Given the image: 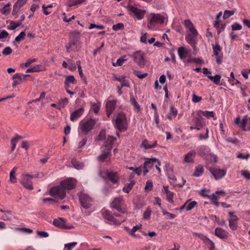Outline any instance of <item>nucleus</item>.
Listing matches in <instances>:
<instances>
[{"instance_id":"obj_1","label":"nucleus","mask_w":250,"mask_h":250,"mask_svg":"<svg viewBox=\"0 0 250 250\" xmlns=\"http://www.w3.org/2000/svg\"><path fill=\"white\" fill-rule=\"evenodd\" d=\"M97 122L96 119L92 118L82 120L79 123V129L84 135H87L94 128Z\"/></svg>"},{"instance_id":"obj_2","label":"nucleus","mask_w":250,"mask_h":250,"mask_svg":"<svg viewBox=\"0 0 250 250\" xmlns=\"http://www.w3.org/2000/svg\"><path fill=\"white\" fill-rule=\"evenodd\" d=\"M113 124L114 127L119 131H125L127 126L125 115L122 112L118 113L115 119L113 121Z\"/></svg>"},{"instance_id":"obj_3","label":"nucleus","mask_w":250,"mask_h":250,"mask_svg":"<svg viewBox=\"0 0 250 250\" xmlns=\"http://www.w3.org/2000/svg\"><path fill=\"white\" fill-rule=\"evenodd\" d=\"M151 18L147 24L148 28L150 30H155L157 28V25L162 24L164 22L165 17L160 14H151Z\"/></svg>"},{"instance_id":"obj_4","label":"nucleus","mask_w":250,"mask_h":250,"mask_svg":"<svg viewBox=\"0 0 250 250\" xmlns=\"http://www.w3.org/2000/svg\"><path fill=\"white\" fill-rule=\"evenodd\" d=\"M103 217L106 220V222L111 225H120L125 221V219H116L111 212L104 208L101 211Z\"/></svg>"},{"instance_id":"obj_5","label":"nucleus","mask_w":250,"mask_h":250,"mask_svg":"<svg viewBox=\"0 0 250 250\" xmlns=\"http://www.w3.org/2000/svg\"><path fill=\"white\" fill-rule=\"evenodd\" d=\"M128 14L133 18L138 20H142L146 13V11L144 9H139L133 5H129L127 7Z\"/></svg>"},{"instance_id":"obj_6","label":"nucleus","mask_w":250,"mask_h":250,"mask_svg":"<svg viewBox=\"0 0 250 250\" xmlns=\"http://www.w3.org/2000/svg\"><path fill=\"white\" fill-rule=\"evenodd\" d=\"M49 194L53 197L62 200L65 197L66 192L60 184V186L51 188L49 190Z\"/></svg>"},{"instance_id":"obj_7","label":"nucleus","mask_w":250,"mask_h":250,"mask_svg":"<svg viewBox=\"0 0 250 250\" xmlns=\"http://www.w3.org/2000/svg\"><path fill=\"white\" fill-rule=\"evenodd\" d=\"M197 152L200 156L203 157L205 159L208 160V158H210V161H214L216 162V155L210 152V149L208 146H200L198 148Z\"/></svg>"},{"instance_id":"obj_8","label":"nucleus","mask_w":250,"mask_h":250,"mask_svg":"<svg viewBox=\"0 0 250 250\" xmlns=\"http://www.w3.org/2000/svg\"><path fill=\"white\" fill-rule=\"evenodd\" d=\"M144 51L138 50L131 55L134 62L140 67L144 66L146 64L145 55Z\"/></svg>"},{"instance_id":"obj_9","label":"nucleus","mask_w":250,"mask_h":250,"mask_svg":"<svg viewBox=\"0 0 250 250\" xmlns=\"http://www.w3.org/2000/svg\"><path fill=\"white\" fill-rule=\"evenodd\" d=\"M79 200L81 206L84 208H89L93 204L92 198L83 192H81L79 194Z\"/></svg>"},{"instance_id":"obj_10","label":"nucleus","mask_w":250,"mask_h":250,"mask_svg":"<svg viewBox=\"0 0 250 250\" xmlns=\"http://www.w3.org/2000/svg\"><path fill=\"white\" fill-rule=\"evenodd\" d=\"M33 177L32 175L23 173L21 175V183L25 188L28 190H32L33 186L31 180Z\"/></svg>"},{"instance_id":"obj_11","label":"nucleus","mask_w":250,"mask_h":250,"mask_svg":"<svg viewBox=\"0 0 250 250\" xmlns=\"http://www.w3.org/2000/svg\"><path fill=\"white\" fill-rule=\"evenodd\" d=\"M53 224L55 227L60 229H70L74 228L73 225L70 224H67L65 219L61 217L54 219Z\"/></svg>"},{"instance_id":"obj_12","label":"nucleus","mask_w":250,"mask_h":250,"mask_svg":"<svg viewBox=\"0 0 250 250\" xmlns=\"http://www.w3.org/2000/svg\"><path fill=\"white\" fill-rule=\"evenodd\" d=\"M124 205V200L122 197H118L115 198L110 205V207L112 208L116 209L119 212L124 213L125 212V209L122 208V206Z\"/></svg>"},{"instance_id":"obj_13","label":"nucleus","mask_w":250,"mask_h":250,"mask_svg":"<svg viewBox=\"0 0 250 250\" xmlns=\"http://www.w3.org/2000/svg\"><path fill=\"white\" fill-rule=\"evenodd\" d=\"M212 49L213 54L215 56L216 61L218 64H220L222 62L223 55L222 54H219L222 50L220 45L216 43L215 44H212Z\"/></svg>"},{"instance_id":"obj_14","label":"nucleus","mask_w":250,"mask_h":250,"mask_svg":"<svg viewBox=\"0 0 250 250\" xmlns=\"http://www.w3.org/2000/svg\"><path fill=\"white\" fill-rule=\"evenodd\" d=\"M61 186L64 189L71 190L74 189L76 185V181L75 179L69 178L67 179L62 181L60 183Z\"/></svg>"},{"instance_id":"obj_15","label":"nucleus","mask_w":250,"mask_h":250,"mask_svg":"<svg viewBox=\"0 0 250 250\" xmlns=\"http://www.w3.org/2000/svg\"><path fill=\"white\" fill-rule=\"evenodd\" d=\"M208 169L215 180L223 178L227 173L226 169H221L215 167H210Z\"/></svg>"},{"instance_id":"obj_16","label":"nucleus","mask_w":250,"mask_h":250,"mask_svg":"<svg viewBox=\"0 0 250 250\" xmlns=\"http://www.w3.org/2000/svg\"><path fill=\"white\" fill-rule=\"evenodd\" d=\"M157 159L156 158H146L144 164V174L146 175L148 172V169L151 168L155 163H156Z\"/></svg>"},{"instance_id":"obj_17","label":"nucleus","mask_w":250,"mask_h":250,"mask_svg":"<svg viewBox=\"0 0 250 250\" xmlns=\"http://www.w3.org/2000/svg\"><path fill=\"white\" fill-rule=\"evenodd\" d=\"M29 76L28 74H23L21 73H16L12 77L13 83V87H16L25 80L26 77Z\"/></svg>"},{"instance_id":"obj_18","label":"nucleus","mask_w":250,"mask_h":250,"mask_svg":"<svg viewBox=\"0 0 250 250\" xmlns=\"http://www.w3.org/2000/svg\"><path fill=\"white\" fill-rule=\"evenodd\" d=\"M111 150L109 148H105L102 150V154L98 157L101 162H110L111 159Z\"/></svg>"},{"instance_id":"obj_19","label":"nucleus","mask_w":250,"mask_h":250,"mask_svg":"<svg viewBox=\"0 0 250 250\" xmlns=\"http://www.w3.org/2000/svg\"><path fill=\"white\" fill-rule=\"evenodd\" d=\"M197 202L195 201H192L191 199H188L185 202L184 204L179 208V210L182 211V210L186 209L187 211H189L192 210L197 206Z\"/></svg>"},{"instance_id":"obj_20","label":"nucleus","mask_w":250,"mask_h":250,"mask_svg":"<svg viewBox=\"0 0 250 250\" xmlns=\"http://www.w3.org/2000/svg\"><path fill=\"white\" fill-rule=\"evenodd\" d=\"M196 33L193 31L190 32V33L186 36V40L187 42L192 45L195 46L197 43V37L198 35L197 30L195 31Z\"/></svg>"},{"instance_id":"obj_21","label":"nucleus","mask_w":250,"mask_h":250,"mask_svg":"<svg viewBox=\"0 0 250 250\" xmlns=\"http://www.w3.org/2000/svg\"><path fill=\"white\" fill-rule=\"evenodd\" d=\"M107 178L113 184H116L118 182L119 177L117 172L107 170L105 172Z\"/></svg>"},{"instance_id":"obj_22","label":"nucleus","mask_w":250,"mask_h":250,"mask_svg":"<svg viewBox=\"0 0 250 250\" xmlns=\"http://www.w3.org/2000/svg\"><path fill=\"white\" fill-rule=\"evenodd\" d=\"M84 109L83 107H80L77 110H76L71 113L70 120L74 122L77 120L78 118L83 114Z\"/></svg>"},{"instance_id":"obj_23","label":"nucleus","mask_w":250,"mask_h":250,"mask_svg":"<svg viewBox=\"0 0 250 250\" xmlns=\"http://www.w3.org/2000/svg\"><path fill=\"white\" fill-rule=\"evenodd\" d=\"M240 126L243 130L250 131V117L245 116L242 119Z\"/></svg>"},{"instance_id":"obj_24","label":"nucleus","mask_w":250,"mask_h":250,"mask_svg":"<svg viewBox=\"0 0 250 250\" xmlns=\"http://www.w3.org/2000/svg\"><path fill=\"white\" fill-rule=\"evenodd\" d=\"M178 54L181 60L184 62H186L185 59L188 54V50L184 47H180L178 49Z\"/></svg>"},{"instance_id":"obj_25","label":"nucleus","mask_w":250,"mask_h":250,"mask_svg":"<svg viewBox=\"0 0 250 250\" xmlns=\"http://www.w3.org/2000/svg\"><path fill=\"white\" fill-rule=\"evenodd\" d=\"M215 234L221 239H226L228 237V232L220 228H216L215 229Z\"/></svg>"},{"instance_id":"obj_26","label":"nucleus","mask_w":250,"mask_h":250,"mask_svg":"<svg viewBox=\"0 0 250 250\" xmlns=\"http://www.w3.org/2000/svg\"><path fill=\"white\" fill-rule=\"evenodd\" d=\"M27 0H18L14 4L12 14L16 15L20 9L27 2Z\"/></svg>"},{"instance_id":"obj_27","label":"nucleus","mask_w":250,"mask_h":250,"mask_svg":"<svg viewBox=\"0 0 250 250\" xmlns=\"http://www.w3.org/2000/svg\"><path fill=\"white\" fill-rule=\"evenodd\" d=\"M126 77L125 76H114V79L116 81L121 82L122 87H127L130 86L129 83L128 81L125 79Z\"/></svg>"},{"instance_id":"obj_28","label":"nucleus","mask_w":250,"mask_h":250,"mask_svg":"<svg viewBox=\"0 0 250 250\" xmlns=\"http://www.w3.org/2000/svg\"><path fill=\"white\" fill-rule=\"evenodd\" d=\"M196 155V152L194 150H191L188 152L185 156L184 161L186 163H193L194 159Z\"/></svg>"},{"instance_id":"obj_29","label":"nucleus","mask_w":250,"mask_h":250,"mask_svg":"<svg viewBox=\"0 0 250 250\" xmlns=\"http://www.w3.org/2000/svg\"><path fill=\"white\" fill-rule=\"evenodd\" d=\"M178 114V111L174 106L171 105L170 106L169 111L167 115V117L169 120H172L175 118Z\"/></svg>"},{"instance_id":"obj_30","label":"nucleus","mask_w":250,"mask_h":250,"mask_svg":"<svg viewBox=\"0 0 250 250\" xmlns=\"http://www.w3.org/2000/svg\"><path fill=\"white\" fill-rule=\"evenodd\" d=\"M198 116L194 117L193 119V123L196 126H200L203 127L205 125V123L203 121V118L202 117L201 114L197 115Z\"/></svg>"},{"instance_id":"obj_31","label":"nucleus","mask_w":250,"mask_h":250,"mask_svg":"<svg viewBox=\"0 0 250 250\" xmlns=\"http://www.w3.org/2000/svg\"><path fill=\"white\" fill-rule=\"evenodd\" d=\"M238 220V218L237 216H234V219H229V227L231 230H235L237 229Z\"/></svg>"},{"instance_id":"obj_32","label":"nucleus","mask_w":250,"mask_h":250,"mask_svg":"<svg viewBox=\"0 0 250 250\" xmlns=\"http://www.w3.org/2000/svg\"><path fill=\"white\" fill-rule=\"evenodd\" d=\"M116 139L112 136H108L104 142V146L106 148H109L111 150L112 146Z\"/></svg>"},{"instance_id":"obj_33","label":"nucleus","mask_w":250,"mask_h":250,"mask_svg":"<svg viewBox=\"0 0 250 250\" xmlns=\"http://www.w3.org/2000/svg\"><path fill=\"white\" fill-rule=\"evenodd\" d=\"M204 167L201 165H198L195 167V171L193 174V176L198 177L201 176L204 173Z\"/></svg>"},{"instance_id":"obj_34","label":"nucleus","mask_w":250,"mask_h":250,"mask_svg":"<svg viewBox=\"0 0 250 250\" xmlns=\"http://www.w3.org/2000/svg\"><path fill=\"white\" fill-rule=\"evenodd\" d=\"M80 37V33L79 32L75 31L71 32L70 40L75 42L76 44L79 41Z\"/></svg>"},{"instance_id":"obj_35","label":"nucleus","mask_w":250,"mask_h":250,"mask_svg":"<svg viewBox=\"0 0 250 250\" xmlns=\"http://www.w3.org/2000/svg\"><path fill=\"white\" fill-rule=\"evenodd\" d=\"M130 102L131 104L133 106L134 110L138 112L140 110V106L138 104L137 101L134 98L132 95H130Z\"/></svg>"},{"instance_id":"obj_36","label":"nucleus","mask_w":250,"mask_h":250,"mask_svg":"<svg viewBox=\"0 0 250 250\" xmlns=\"http://www.w3.org/2000/svg\"><path fill=\"white\" fill-rule=\"evenodd\" d=\"M208 78L210 81H212L215 84L217 85H221V76L220 75H215L214 76H208Z\"/></svg>"},{"instance_id":"obj_37","label":"nucleus","mask_w":250,"mask_h":250,"mask_svg":"<svg viewBox=\"0 0 250 250\" xmlns=\"http://www.w3.org/2000/svg\"><path fill=\"white\" fill-rule=\"evenodd\" d=\"M184 24L187 28H188L190 32L193 31L196 33L197 30L195 28L193 24L189 20H186L184 21Z\"/></svg>"},{"instance_id":"obj_38","label":"nucleus","mask_w":250,"mask_h":250,"mask_svg":"<svg viewBox=\"0 0 250 250\" xmlns=\"http://www.w3.org/2000/svg\"><path fill=\"white\" fill-rule=\"evenodd\" d=\"M197 115H199V114H201V115H203L207 118H210L214 117V113L213 111H202V110H199L197 111Z\"/></svg>"},{"instance_id":"obj_39","label":"nucleus","mask_w":250,"mask_h":250,"mask_svg":"<svg viewBox=\"0 0 250 250\" xmlns=\"http://www.w3.org/2000/svg\"><path fill=\"white\" fill-rule=\"evenodd\" d=\"M23 137L21 136L17 135L15 137L13 138L11 141V148L10 153L12 152L15 149L16 145L20 139H21Z\"/></svg>"},{"instance_id":"obj_40","label":"nucleus","mask_w":250,"mask_h":250,"mask_svg":"<svg viewBox=\"0 0 250 250\" xmlns=\"http://www.w3.org/2000/svg\"><path fill=\"white\" fill-rule=\"evenodd\" d=\"M116 104V101L115 100H111V101H108L106 103V109L110 110V111H114L115 109V105Z\"/></svg>"},{"instance_id":"obj_41","label":"nucleus","mask_w":250,"mask_h":250,"mask_svg":"<svg viewBox=\"0 0 250 250\" xmlns=\"http://www.w3.org/2000/svg\"><path fill=\"white\" fill-rule=\"evenodd\" d=\"M17 167H14L10 172V181L12 183H15L17 182V179L16 177L15 173L17 170Z\"/></svg>"},{"instance_id":"obj_42","label":"nucleus","mask_w":250,"mask_h":250,"mask_svg":"<svg viewBox=\"0 0 250 250\" xmlns=\"http://www.w3.org/2000/svg\"><path fill=\"white\" fill-rule=\"evenodd\" d=\"M12 214L9 211H4L1 209V218L4 220H8L11 219Z\"/></svg>"},{"instance_id":"obj_43","label":"nucleus","mask_w":250,"mask_h":250,"mask_svg":"<svg viewBox=\"0 0 250 250\" xmlns=\"http://www.w3.org/2000/svg\"><path fill=\"white\" fill-rule=\"evenodd\" d=\"M135 182L133 180H130L129 183L126 184L125 185L123 188V191L125 193H129L130 190L132 188Z\"/></svg>"},{"instance_id":"obj_44","label":"nucleus","mask_w":250,"mask_h":250,"mask_svg":"<svg viewBox=\"0 0 250 250\" xmlns=\"http://www.w3.org/2000/svg\"><path fill=\"white\" fill-rule=\"evenodd\" d=\"M71 83L73 84H75L76 83V81L73 75H69L66 77L65 81L64 82V84L66 86H68L69 83Z\"/></svg>"},{"instance_id":"obj_45","label":"nucleus","mask_w":250,"mask_h":250,"mask_svg":"<svg viewBox=\"0 0 250 250\" xmlns=\"http://www.w3.org/2000/svg\"><path fill=\"white\" fill-rule=\"evenodd\" d=\"M156 141H155L153 144H150L147 141L145 140L143 142L141 146L144 147L145 149H149L155 147L156 146Z\"/></svg>"},{"instance_id":"obj_46","label":"nucleus","mask_w":250,"mask_h":250,"mask_svg":"<svg viewBox=\"0 0 250 250\" xmlns=\"http://www.w3.org/2000/svg\"><path fill=\"white\" fill-rule=\"evenodd\" d=\"M219 193H224L225 191L224 190L216 191L215 193H213L211 195H209V196H208V198L211 200V203L214 201H216V200H218L219 197L218 196H217L216 195V194H217Z\"/></svg>"},{"instance_id":"obj_47","label":"nucleus","mask_w":250,"mask_h":250,"mask_svg":"<svg viewBox=\"0 0 250 250\" xmlns=\"http://www.w3.org/2000/svg\"><path fill=\"white\" fill-rule=\"evenodd\" d=\"M68 103V100L67 98L61 99L57 105V109H61L66 106Z\"/></svg>"},{"instance_id":"obj_48","label":"nucleus","mask_w":250,"mask_h":250,"mask_svg":"<svg viewBox=\"0 0 250 250\" xmlns=\"http://www.w3.org/2000/svg\"><path fill=\"white\" fill-rule=\"evenodd\" d=\"M85 0H68V6L72 7L76 5L81 4L83 3Z\"/></svg>"},{"instance_id":"obj_49","label":"nucleus","mask_w":250,"mask_h":250,"mask_svg":"<svg viewBox=\"0 0 250 250\" xmlns=\"http://www.w3.org/2000/svg\"><path fill=\"white\" fill-rule=\"evenodd\" d=\"M72 164L74 167L77 169H83L84 166V165L83 163L79 162L75 160L72 161Z\"/></svg>"},{"instance_id":"obj_50","label":"nucleus","mask_w":250,"mask_h":250,"mask_svg":"<svg viewBox=\"0 0 250 250\" xmlns=\"http://www.w3.org/2000/svg\"><path fill=\"white\" fill-rule=\"evenodd\" d=\"M10 3L4 5L2 9H1V13L4 15H7L10 12Z\"/></svg>"},{"instance_id":"obj_51","label":"nucleus","mask_w":250,"mask_h":250,"mask_svg":"<svg viewBox=\"0 0 250 250\" xmlns=\"http://www.w3.org/2000/svg\"><path fill=\"white\" fill-rule=\"evenodd\" d=\"M151 212V209L148 207L143 214V219L145 220L149 219Z\"/></svg>"},{"instance_id":"obj_52","label":"nucleus","mask_w":250,"mask_h":250,"mask_svg":"<svg viewBox=\"0 0 250 250\" xmlns=\"http://www.w3.org/2000/svg\"><path fill=\"white\" fill-rule=\"evenodd\" d=\"M92 109L94 112L95 114H97L100 110V104L99 103H92L91 104Z\"/></svg>"},{"instance_id":"obj_53","label":"nucleus","mask_w":250,"mask_h":250,"mask_svg":"<svg viewBox=\"0 0 250 250\" xmlns=\"http://www.w3.org/2000/svg\"><path fill=\"white\" fill-rule=\"evenodd\" d=\"M77 245V242L69 243L64 245V250H71Z\"/></svg>"},{"instance_id":"obj_54","label":"nucleus","mask_w":250,"mask_h":250,"mask_svg":"<svg viewBox=\"0 0 250 250\" xmlns=\"http://www.w3.org/2000/svg\"><path fill=\"white\" fill-rule=\"evenodd\" d=\"M234 12L231 10H225L224 12L223 19H227L231 16L233 15Z\"/></svg>"},{"instance_id":"obj_55","label":"nucleus","mask_w":250,"mask_h":250,"mask_svg":"<svg viewBox=\"0 0 250 250\" xmlns=\"http://www.w3.org/2000/svg\"><path fill=\"white\" fill-rule=\"evenodd\" d=\"M133 72L135 74V75L138 78L141 79H143L146 78L148 75V74L147 73H145L141 74L140 71H138V70H134L133 71Z\"/></svg>"},{"instance_id":"obj_56","label":"nucleus","mask_w":250,"mask_h":250,"mask_svg":"<svg viewBox=\"0 0 250 250\" xmlns=\"http://www.w3.org/2000/svg\"><path fill=\"white\" fill-rule=\"evenodd\" d=\"M124 28V24L122 23H118L116 24H114L112 26V29L114 31H118L120 30L123 29Z\"/></svg>"},{"instance_id":"obj_57","label":"nucleus","mask_w":250,"mask_h":250,"mask_svg":"<svg viewBox=\"0 0 250 250\" xmlns=\"http://www.w3.org/2000/svg\"><path fill=\"white\" fill-rule=\"evenodd\" d=\"M36 233L40 238H47L49 236L48 233L45 231H37Z\"/></svg>"},{"instance_id":"obj_58","label":"nucleus","mask_w":250,"mask_h":250,"mask_svg":"<svg viewBox=\"0 0 250 250\" xmlns=\"http://www.w3.org/2000/svg\"><path fill=\"white\" fill-rule=\"evenodd\" d=\"M76 44L74 42L71 41L69 39V42L65 45V47H66L67 52L68 53H69L71 51V48H72V47Z\"/></svg>"},{"instance_id":"obj_59","label":"nucleus","mask_w":250,"mask_h":250,"mask_svg":"<svg viewBox=\"0 0 250 250\" xmlns=\"http://www.w3.org/2000/svg\"><path fill=\"white\" fill-rule=\"evenodd\" d=\"M141 227H142V225L141 224L134 226L132 228V229L130 230L129 234L131 235H132V236H134V233L137 230H138L139 229H140L141 228Z\"/></svg>"},{"instance_id":"obj_60","label":"nucleus","mask_w":250,"mask_h":250,"mask_svg":"<svg viewBox=\"0 0 250 250\" xmlns=\"http://www.w3.org/2000/svg\"><path fill=\"white\" fill-rule=\"evenodd\" d=\"M205 243L208 247L209 250H214V243L208 238V241H206Z\"/></svg>"},{"instance_id":"obj_61","label":"nucleus","mask_w":250,"mask_h":250,"mask_svg":"<svg viewBox=\"0 0 250 250\" xmlns=\"http://www.w3.org/2000/svg\"><path fill=\"white\" fill-rule=\"evenodd\" d=\"M26 36L25 33L24 31L21 32L20 34L17 36L15 38V41L17 42H19L21 40L24 39Z\"/></svg>"},{"instance_id":"obj_62","label":"nucleus","mask_w":250,"mask_h":250,"mask_svg":"<svg viewBox=\"0 0 250 250\" xmlns=\"http://www.w3.org/2000/svg\"><path fill=\"white\" fill-rule=\"evenodd\" d=\"M167 195V199L168 202L170 203H173V196L174 193L170 191L169 193L166 194Z\"/></svg>"},{"instance_id":"obj_63","label":"nucleus","mask_w":250,"mask_h":250,"mask_svg":"<svg viewBox=\"0 0 250 250\" xmlns=\"http://www.w3.org/2000/svg\"><path fill=\"white\" fill-rule=\"evenodd\" d=\"M209 130L208 128H206V134L205 135L200 134L198 137L200 140H207L208 138Z\"/></svg>"},{"instance_id":"obj_64","label":"nucleus","mask_w":250,"mask_h":250,"mask_svg":"<svg viewBox=\"0 0 250 250\" xmlns=\"http://www.w3.org/2000/svg\"><path fill=\"white\" fill-rule=\"evenodd\" d=\"M241 174L248 180H250V172L247 170H241Z\"/></svg>"}]
</instances>
